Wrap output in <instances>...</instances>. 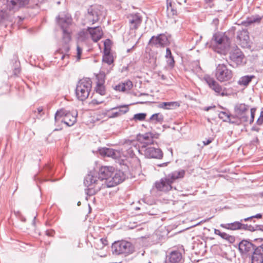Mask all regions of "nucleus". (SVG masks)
Segmentation results:
<instances>
[{
  "mask_svg": "<svg viewBox=\"0 0 263 263\" xmlns=\"http://www.w3.org/2000/svg\"><path fill=\"white\" fill-rule=\"evenodd\" d=\"M15 67H14V68L13 69V74L15 76H17L21 71V69L20 67V63H19V62H17L16 61H15Z\"/></svg>",
  "mask_w": 263,
  "mask_h": 263,
  "instance_id": "obj_45",
  "label": "nucleus"
},
{
  "mask_svg": "<svg viewBox=\"0 0 263 263\" xmlns=\"http://www.w3.org/2000/svg\"><path fill=\"white\" fill-rule=\"evenodd\" d=\"M103 61L108 65H110L114 61L112 55L109 51H107L106 49L104 51V54L103 57Z\"/></svg>",
  "mask_w": 263,
  "mask_h": 263,
  "instance_id": "obj_37",
  "label": "nucleus"
},
{
  "mask_svg": "<svg viewBox=\"0 0 263 263\" xmlns=\"http://www.w3.org/2000/svg\"><path fill=\"white\" fill-rule=\"evenodd\" d=\"M215 76L219 81L223 82L230 80L232 78L233 73L226 65L219 64L216 69Z\"/></svg>",
  "mask_w": 263,
  "mask_h": 263,
  "instance_id": "obj_10",
  "label": "nucleus"
},
{
  "mask_svg": "<svg viewBox=\"0 0 263 263\" xmlns=\"http://www.w3.org/2000/svg\"><path fill=\"white\" fill-rule=\"evenodd\" d=\"M218 116L219 118L222 119L224 121L229 120L230 118V115L225 111H221L219 114Z\"/></svg>",
  "mask_w": 263,
  "mask_h": 263,
  "instance_id": "obj_44",
  "label": "nucleus"
},
{
  "mask_svg": "<svg viewBox=\"0 0 263 263\" xmlns=\"http://www.w3.org/2000/svg\"><path fill=\"white\" fill-rule=\"evenodd\" d=\"M95 90L101 96H103L105 94V89L104 85H97L95 87Z\"/></svg>",
  "mask_w": 263,
  "mask_h": 263,
  "instance_id": "obj_39",
  "label": "nucleus"
},
{
  "mask_svg": "<svg viewBox=\"0 0 263 263\" xmlns=\"http://www.w3.org/2000/svg\"><path fill=\"white\" fill-rule=\"evenodd\" d=\"M237 39L240 41H243L247 43L249 39L248 31L247 30H242L237 32Z\"/></svg>",
  "mask_w": 263,
  "mask_h": 263,
  "instance_id": "obj_34",
  "label": "nucleus"
},
{
  "mask_svg": "<svg viewBox=\"0 0 263 263\" xmlns=\"http://www.w3.org/2000/svg\"><path fill=\"white\" fill-rule=\"evenodd\" d=\"M87 31L89 33L92 40L95 42H97L100 40L103 35L102 28L100 26L95 27H88L87 28Z\"/></svg>",
  "mask_w": 263,
  "mask_h": 263,
  "instance_id": "obj_23",
  "label": "nucleus"
},
{
  "mask_svg": "<svg viewBox=\"0 0 263 263\" xmlns=\"http://www.w3.org/2000/svg\"><path fill=\"white\" fill-rule=\"evenodd\" d=\"M146 114L145 113H139L135 114L133 119L135 120L143 121L145 120Z\"/></svg>",
  "mask_w": 263,
  "mask_h": 263,
  "instance_id": "obj_43",
  "label": "nucleus"
},
{
  "mask_svg": "<svg viewBox=\"0 0 263 263\" xmlns=\"http://www.w3.org/2000/svg\"><path fill=\"white\" fill-rule=\"evenodd\" d=\"M118 110L117 111L113 112L109 116V118H113L119 117L128 112L129 108L127 105H123L119 107H113L111 110Z\"/></svg>",
  "mask_w": 263,
  "mask_h": 263,
  "instance_id": "obj_25",
  "label": "nucleus"
},
{
  "mask_svg": "<svg viewBox=\"0 0 263 263\" xmlns=\"http://www.w3.org/2000/svg\"><path fill=\"white\" fill-rule=\"evenodd\" d=\"M252 253V263H263V245L255 248Z\"/></svg>",
  "mask_w": 263,
  "mask_h": 263,
  "instance_id": "obj_20",
  "label": "nucleus"
},
{
  "mask_svg": "<svg viewBox=\"0 0 263 263\" xmlns=\"http://www.w3.org/2000/svg\"><path fill=\"white\" fill-rule=\"evenodd\" d=\"M165 57L166 59L168 66L171 68H173L175 65V60L169 48H167L166 49V54Z\"/></svg>",
  "mask_w": 263,
  "mask_h": 263,
  "instance_id": "obj_32",
  "label": "nucleus"
},
{
  "mask_svg": "<svg viewBox=\"0 0 263 263\" xmlns=\"http://www.w3.org/2000/svg\"><path fill=\"white\" fill-rule=\"evenodd\" d=\"M254 78V76H245L241 77L238 83L240 85L247 86Z\"/></svg>",
  "mask_w": 263,
  "mask_h": 263,
  "instance_id": "obj_35",
  "label": "nucleus"
},
{
  "mask_svg": "<svg viewBox=\"0 0 263 263\" xmlns=\"http://www.w3.org/2000/svg\"><path fill=\"white\" fill-rule=\"evenodd\" d=\"M101 6H91L87 9V13L85 14V23L92 25L99 21L101 15Z\"/></svg>",
  "mask_w": 263,
  "mask_h": 263,
  "instance_id": "obj_8",
  "label": "nucleus"
},
{
  "mask_svg": "<svg viewBox=\"0 0 263 263\" xmlns=\"http://www.w3.org/2000/svg\"><path fill=\"white\" fill-rule=\"evenodd\" d=\"M262 19V17L260 16L258 14L252 15L250 17H248L245 21L243 22V24L246 26H249L253 23H260Z\"/></svg>",
  "mask_w": 263,
  "mask_h": 263,
  "instance_id": "obj_30",
  "label": "nucleus"
},
{
  "mask_svg": "<svg viewBox=\"0 0 263 263\" xmlns=\"http://www.w3.org/2000/svg\"><path fill=\"white\" fill-rule=\"evenodd\" d=\"M182 254L178 251H173L167 256L164 263H182Z\"/></svg>",
  "mask_w": 263,
  "mask_h": 263,
  "instance_id": "obj_22",
  "label": "nucleus"
},
{
  "mask_svg": "<svg viewBox=\"0 0 263 263\" xmlns=\"http://www.w3.org/2000/svg\"><path fill=\"white\" fill-rule=\"evenodd\" d=\"M212 24L215 27L216 29H217L219 24V20L217 18L213 19Z\"/></svg>",
  "mask_w": 263,
  "mask_h": 263,
  "instance_id": "obj_52",
  "label": "nucleus"
},
{
  "mask_svg": "<svg viewBox=\"0 0 263 263\" xmlns=\"http://www.w3.org/2000/svg\"><path fill=\"white\" fill-rule=\"evenodd\" d=\"M85 186L88 187V193L90 195L96 194L102 188H103L104 183L99 178L91 174H88L84 181Z\"/></svg>",
  "mask_w": 263,
  "mask_h": 263,
  "instance_id": "obj_4",
  "label": "nucleus"
},
{
  "mask_svg": "<svg viewBox=\"0 0 263 263\" xmlns=\"http://www.w3.org/2000/svg\"><path fill=\"white\" fill-rule=\"evenodd\" d=\"M128 18L130 29L132 30L137 29L142 21V17L139 13L132 14Z\"/></svg>",
  "mask_w": 263,
  "mask_h": 263,
  "instance_id": "obj_21",
  "label": "nucleus"
},
{
  "mask_svg": "<svg viewBox=\"0 0 263 263\" xmlns=\"http://www.w3.org/2000/svg\"><path fill=\"white\" fill-rule=\"evenodd\" d=\"M43 109L42 107H39L36 108L38 114L40 115V117H42V115L41 114L43 112Z\"/></svg>",
  "mask_w": 263,
  "mask_h": 263,
  "instance_id": "obj_55",
  "label": "nucleus"
},
{
  "mask_svg": "<svg viewBox=\"0 0 263 263\" xmlns=\"http://www.w3.org/2000/svg\"><path fill=\"white\" fill-rule=\"evenodd\" d=\"M77 112H70L64 109L57 110L54 115V120L57 123L63 118L62 122L68 126L73 125L77 121Z\"/></svg>",
  "mask_w": 263,
  "mask_h": 263,
  "instance_id": "obj_5",
  "label": "nucleus"
},
{
  "mask_svg": "<svg viewBox=\"0 0 263 263\" xmlns=\"http://www.w3.org/2000/svg\"><path fill=\"white\" fill-rule=\"evenodd\" d=\"M133 86V82L130 80H126L116 85L115 89L119 91L124 92L130 90Z\"/></svg>",
  "mask_w": 263,
  "mask_h": 263,
  "instance_id": "obj_26",
  "label": "nucleus"
},
{
  "mask_svg": "<svg viewBox=\"0 0 263 263\" xmlns=\"http://www.w3.org/2000/svg\"><path fill=\"white\" fill-rule=\"evenodd\" d=\"M29 2V0H7V6L10 10H18L25 7Z\"/></svg>",
  "mask_w": 263,
  "mask_h": 263,
  "instance_id": "obj_19",
  "label": "nucleus"
},
{
  "mask_svg": "<svg viewBox=\"0 0 263 263\" xmlns=\"http://www.w3.org/2000/svg\"><path fill=\"white\" fill-rule=\"evenodd\" d=\"M57 21L62 29H67L71 24L72 19L69 14H63L57 17Z\"/></svg>",
  "mask_w": 263,
  "mask_h": 263,
  "instance_id": "obj_18",
  "label": "nucleus"
},
{
  "mask_svg": "<svg viewBox=\"0 0 263 263\" xmlns=\"http://www.w3.org/2000/svg\"><path fill=\"white\" fill-rule=\"evenodd\" d=\"M92 87V82L89 78L80 80L76 87V94L77 98L80 101L85 100L89 96Z\"/></svg>",
  "mask_w": 263,
  "mask_h": 263,
  "instance_id": "obj_3",
  "label": "nucleus"
},
{
  "mask_svg": "<svg viewBox=\"0 0 263 263\" xmlns=\"http://www.w3.org/2000/svg\"><path fill=\"white\" fill-rule=\"evenodd\" d=\"M47 235H51V233H47Z\"/></svg>",
  "mask_w": 263,
  "mask_h": 263,
  "instance_id": "obj_61",
  "label": "nucleus"
},
{
  "mask_svg": "<svg viewBox=\"0 0 263 263\" xmlns=\"http://www.w3.org/2000/svg\"><path fill=\"white\" fill-rule=\"evenodd\" d=\"M262 218V215L261 214H257L256 215H253V216H251L250 217H247V218H246L243 219V220L245 221H249L251 219H252L253 218Z\"/></svg>",
  "mask_w": 263,
  "mask_h": 263,
  "instance_id": "obj_47",
  "label": "nucleus"
},
{
  "mask_svg": "<svg viewBox=\"0 0 263 263\" xmlns=\"http://www.w3.org/2000/svg\"><path fill=\"white\" fill-rule=\"evenodd\" d=\"M114 168L112 166H102L99 171V179L103 182V188L108 187V181L111 179Z\"/></svg>",
  "mask_w": 263,
  "mask_h": 263,
  "instance_id": "obj_12",
  "label": "nucleus"
},
{
  "mask_svg": "<svg viewBox=\"0 0 263 263\" xmlns=\"http://www.w3.org/2000/svg\"><path fill=\"white\" fill-rule=\"evenodd\" d=\"M168 37L164 33H160L152 36L148 45L152 47L164 48L170 45Z\"/></svg>",
  "mask_w": 263,
  "mask_h": 263,
  "instance_id": "obj_9",
  "label": "nucleus"
},
{
  "mask_svg": "<svg viewBox=\"0 0 263 263\" xmlns=\"http://www.w3.org/2000/svg\"><path fill=\"white\" fill-rule=\"evenodd\" d=\"M151 136H152V134L149 133H147L143 135H138L137 136V140L133 141L132 142L133 145L136 147L138 142L143 145L144 143L145 140H147Z\"/></svg>",
  "mask_w": 263,
  "mask_h": 263,
  "instance_id": "obj_28",
  "label": "nucleus"
},
{
  "mask_svg": "<svg viewBox=\"0 0 263 263\" xmlns=\"http://www.w3.org/2000/svg\"><path fill=\"white\" fill-rule=\"evenodd\" d=\"M139 153L143 154L149 158L160 159L162 157L161 149H137Z\"/></svg>",
  "mask_w": 263,
  "mask_h": 263,
  "instance_id": "obj_15",
  "label": "nucleus"
},
{
  "mask_svg": "<svg viewBox=\"0 0 263 263\" xmlns=\"http://www.w3.org/2000/svg\"><path fill=\"white\" fill-rule=\"evenodd\" d=\"M77 59L78 60L80 59L81 55L82 52V49L78 45L77 47Z\"/></svg>",
  "mask_w": 263,
  "mask_h": 263,
  "instance_id": "obj_48",
  "label": "nucleus"
},
{
  "mask_svg": "<svg viewBox=\"0 0 263 263\" xmlns=\"http://www.w3.org/2000/svg\"><path fill=\"white\" fill-rule=\"evenodd\" d=\"M185 174V171L181 170L174 171L165 177L155 182V187L158 191L167 192L172 188V183L176 179L182 178Z\"/></svg>",
  "mask_w": 263,
  "mask_h": 263,
  "instance_id": "obj_1",
  "label": "nucleus"
},
{
  "mask_svg": "<svg viewBox=\"0 0 263 263\" xmlns=\"http://www.w3.org/2000/svg\"><path fill=\"white\" fill-rule=\"evenodd\" d=\"M97 85H104L105 82V75L99 74L96 76Z\"/></svg>",
  "mask_w": 263,
  "mask_h": 263,
  "instance_id": "obj_41",
  "label": "nucleus"
},
{
  "mask_svg": "<svg viewBox=\"0 0 263 263\" xmlns=\"http://www.w3.org/2000/svg\"><path fill=\"white\" fill-rule=\"evenodd\" d=\"M151 144H154V140L152 135L147 140H145L143 145L141 146H138V147L140 148V147H141V148H146L147 146Z\"/></svg>",
  "mask_w": 263,
  "mask_h": 263,
  "instance_id": "obj_42",
  "label": "nucleus"
},
{
  "mask_svg": "<svg viewBox=\"0 0 263 263\" xmlns=\"http://www.w3.org/2000/svg\"><path fill=\"white\" fill-rule=\"evenodd\" d=\"M125 178L124 173L121 171H112L111 179L108 181V187H111L122 182Z\"/></svg>",
  "mask_w": 263,
  "mask_h": 263,
  "instance_id": "obj_14",
  "label": "nucleus"
},
{
  "mask_svg": "<svg viewBox=\"0 0 263 263\" xmlns=\"http://www.w3.org/2000/svg\"><path fill=\"white\" fill-rule=\"evenodd\" d=\"M166 12L167 16L170 17H172L174 15H176L177 14V10L171 2L167 3Z\"/></svg>",
  "mask_w": 263,
  "mask_h": 263,
  "instance_id": "obj_33",
  "label": "nucleus"
},
{
  "mask_svg": "<svg viewBox=\"0 0 263 263\" xmlns=\"http://www.w3.org/2000/svg\"><path fill=\"white\" fill-rule=\"evenodd\" d=\"M254 249V245L247 240H242L239 243L238 249L241 254H250Z\"/></svg>",
  "mask_w": 263,
  "mask_h": 263,
  "instance_id": "obj_17",
  "label": "nucleus"
},
{
  "mask_svg": "<svg viewBox=\"0 0 263 263\" xmlns=\"http://www.w3.org/2000/svg\"><path fill=\"white\" fill-rule=\"evenodd\" d=\"M204 80L209 85V87L214 90L216 93L221 94L224 96V93L222 92V87L219 83L216 82L213 78L209 76L206 75L204 77Z\"/></svg>",
  "mask_w": 263,
  "mask_h": 263,
  "instance_id": "obj_16",
  "label": "nucleus"
},
{
  "mask_svg": "<svg viewBox=\"0 0 263 263\" xmlns=\"http://www.w3.org/2000/svg\"><path fill=\"white\" fill-rule=\"evenodd\" d=\"M263 123V111L261 112L260 117L257 121V124L258 125H261Z\"/></svg>",
  "mask_w": 263,
  "mask_h": 263,
  "instance_id": "obj_51",
  "label": "nucleus"
},
{
  "mask_svg": "<svg viewBox=\"0 0 263 263\" xmlns=\"http://www.w3.org/2000/svg\"><path fill=\"white\" fill-rule=\"evenodd\" d=\"M33 111L34 112V113H35V112H36V110H34Z\"/></svg>",
  "mask_w": 263,
  "mask_h": 263,
  "instance_id": "obj_63",
  "label": "nucleus"
},
{
  "mask_svg": "<svg viewBox=\"0 0 263 263\" xmlns=\"http://www.w3.org/2000/svg\"><path fill=\"white\" fill-rule=\"evenodd\" d=\"M47 167L48 168H50V166H47Z\"/></svg>",
  "mask_w": 263,
  "mask_h": 263,
  "instance_id": "obj_64",
  "label": "nucleus"
},
{
  "mask_svg": "<svg viewBox=\"0 0 263 263\" xmlns=\"http://www.w3.org/2000/svg\"><path fill=\"white\" fill-rule=\"evenodd\" d=\"M255 111H256V109H255V108H253L251 109V110H250V113H251L250 123L253 122L254 121V118Z\"/></svg>",
  "mask_w": 263,
  "mask_h": 263,
  "instance_id": "obj_49",
  "label": "nucleus"
},
{
  "mask_svg": "<svg viewBox=\"0 0 263 263\" xmlns=\"http://www.w3.org/2000/svg\"><path fill=\"white\" fill-rule=\"evenodd\" d=\"M87 35V31H86L84 30H82L78 33V38L79 40L84 41L86 39Z\"/></svg>",
  "mask_w": 263,
  "mask_h": 263,
  "instance_id": "obj_40",
  "label": "nucleus"
},
{
  "mask_svg": "<svg viewBox=\"0 0 263 263\" xmlns=\"http://www.w3.org/2000/svg\"><path fill=\"white\" fill-rule=\"evenodd\" d=\"M221 237L231 243H234L235 240V238L234 236L230 235L224 232H223Z\"/></svg>",
  "mask_w": 263,
  "mask_h": 263,
  "instance_id": "obj_38",
  "label": "nucleus"
},
{
  "mask_svg": "<svg viewBox=\"0 0 263 263\" xmlns=\"http://www.w3.org/2000/svg\"><path fill=\"white\" fill-rule=\"evenodd\" d=\"M80 203H80V202H79L78 203V205H79V204H80Z\"/></svg>",
  "mask_w": 263,
  "mask_h": 263,
  "instance_id": "obj_62",
  "label": "nucleus"
},
{
  "mask_svg": "<svg viewBox=\"0 0 263 263\" xmlns=\"http://www.w3.org/2000/svg\"><path fill=\"white\" fill-rule=\"evenodd\" d=\"M215 108V106H208V107H205L203 109L205 111H209L210 110V109H212V108Z\"/></svg>",
  "mask_w": 263,
  "mask_h": 263,
  "instance_id": "obj_56",
  "label": "nucleus"
},
{
  "mask_svg": "<svg viewBox=\"0 0 263 263\" xmlns=\"http://www.w3.org/2000/svg\"><path fill=\"white\" fill-rule=\"evenodd\" d=\"M142 95H146V94H145V93H141L140 96H142Z\"/></svg>",
  "mask_w": 263,
  "mask_h": 263,
  "instance_id": "obj_60",
  "label": "nucleus"
},
{
  "mask_svg": "<svg viewBox=\"0 0 263 263\" xmlns=\"http://www.w3.org/2000/svg\"><path fill=\"white\" fill-rule=\"evenodd\" d=\"M134 47H135V46H133V47H132V48L127 49V52H129L131 51V50H132L133 48H134Z\"/></svg>",
  "mask_w": 263,
  "mask_h": 263,
  "instance_id": "obj_58",
  "label": "nucleus"
},
{
  "mask_svg": "<svg viewBox=\"0 0 263 263\" xmlns=\"http://www.w3.org/2000/svg\"><path fill=\"white\" fill-rule=\"evenodd\" d=\"M206 3H210L212 2L213 0H204Z\"/></svg>",
  "mask_w": 263,
  "mask_h": 263,
  "instance_id": "obj_57",
  "label": "nucleus"
},
{
  "mask_svg": "<svg viewBox=\"0 0 263 263\" xmlns=\"http://www.w3.org/2000/svg\"><path fill=\"white\" fill-rule=\"evenodd\" d=\"M179 103L177 102H162L158 105V107L164 109H173L179 106Z\"/></svg>",
  "mask_w": 263,
  "mask_h": 263,
  "instance_id": "obj_29",
  "label": "nucleus"
},
{
  "mask_svg": "<svg viewBox=\"0 0 263 263\" xmlns=\"http://www.w3.org/2000/svg\"><path fill=\"white\" fill-rule=\"evenodd\" d=\"M63 35H62V41L65 44V45L63 47V50H64L65 53H67L69 50V47L67 45L69 42L71 41V37L70 32H69L67 29H63ZM66 57H68V54L65 53V54L62 56V59H63Z\"/></svg>",
  "mask_w": 263,
  "mask_h": 263,
  "instance_id": "obj_24",
  "label": "nucleus"
},
{
  "mask_svg": "<svg viewBox=\"0 0 263 263\" xmlns=\"http://www.w3.org/2000/svg\"><path fill=\"white\" fill-rule=\"evenodd\" d=\"M241 226H240V230L243 229V230H249V231H254L257 229H254V227L251 225L249 226L248 224H242L241 222Z\"/></svg>",
  "mask_w": 263,
  "mask_h": 263,
  "instance_id": "obj_46",
  "label": "nucleus"
},
{
  "mask_svg": "<svg viewBox=\"0 0 263 263\" xmlns=\"http://www.w3.org/2000/svg\"><path fill=\"white\" fill-rule=\"evenodd\" d=\"M214 233L216 235H218L220 236V237H221L222 234H223V232H220V230H217V229H215Z\"/></svg>",
  "mask_w": 263,
  "mask_h": 263,
  "instance_id": "obj_54",
  "label": "nucleus"
},
{
  "mask_svg": "<svg viewBox=\"0 0 263 263\" xmlns=\"http://www.w3.org/2000/svg\"><path fill=\"white\" fill-rule=\"evenodd\" d=\"M103 102V100H98L97 99H93L91 102L90 104H92L93 105H98Z\"/></svg>",
  "mask_w": 263,
  "mask_h": 263,
  "instance_id": "obj_50",
  "label": "nucleus"
},
{
  "mask_svg": "<svg viewBox=\"0 0 263 263\" xmlns=\"http://www.w3.org/2000/svg\"><path fill=\"white\" fill-rule=\"evenodd\" d=\"M168 151L171 153L172 154V149H168Z\"/></svg>",
  "mask_w": 263,
  "mask_h": 263,
  "instance_id": "obj_59",
  "label": "nucleus"
},
{
  "mask_svg": "<svg viewBox=\"0 0 263 263\" xmlns=\"http://www.w3.org/2000/svg\"><path fill=\"white\" fill-rule=\"evenodd\" d=\"M12 16L8 12L4 11H0V25L5 24L7 22H12Z\"/></svg>",
  "mask_w": 263,
  "mask_h": 263,
  "instance_id": "obj_31",
  "label": "nucleus"
},
{
  "mask_svg": "<svg viewBox=\"0 0 263 263\" xmlns=\"http://www.w3.org/2000/svg\"><path fill=\"white\" fill-rule=\"evenodd\" d=\"M99 153L103 157H111L117 160L120 165H125L126 156L118 149H98Z\"/></svg>",
  "mask_w": 263,
  "mask_h": 263,
  "instance_id": "obj_7",
  "label": "nucleus"
},
{
  "mask_svg": "<svg viewBox=\"0 0 263 263\" xmlns=\"http://www.w3.org/2000/svg\"><path fill=\"white\" fill-rule=\"evenodd\" d=\"M230 65L233 67L243 65L245 63V55L240 49L236 48L230 52Z\"/></svg>",
  "mask_w": 263,
  "mask_h": 263,
  "instance_id": "obj_11",
  "label": "nucleus"
},
{
  "mask_svg": "<svg viewBox=\"0 0 263 263\" xmlns=\"http://www.w3.org/2000/svg\"><path fill=\"white\" fill-rule=\"evenodd\" d=\"M212 40L216 44L215 51L221 54H226L230 49L231 40L225 33L217 32L214 34Z\"/></svg>",
  "mask_w": 263,
  "mask_h": 263,
  "instance_id": "obj_2",
  "label": "nucleus"
},
{
  "mask_svg": "<svg viewBox=\"0 0 263 263\" xmlns=\"http://www.w3.org/2000/svg\"><path fill=\"white\" fill-rule=\"evenodd\" d=\"M249 106L245 104H237L235 107V116L241 122L248 121Z\"/></svg>",
  "mask_w": 263,
  "mask_h": 263,
  "instance_id": "obj_13",
  "label": "nucleus"
},
{
  "mask_svg": "<svg viewBox=\"0 0 263 263\" xmlns=\"http://www.w3.org/2000/svg\"><path fill=\"white\" fill-rule=\"evenodd\" d=\"M243 219H241L240 221H235L232 223L221 224L220 227L228 230H240L241 222H242Z\"/></svg>",
  "mask_w": 263,
  "mask_h": 263,
  "instance_id": "obj_27",
  "label": "nucleus"
},
{
  "mask_svg": "<svg viewBox=\"0 0 263 263\" xmlns=\"http://www.w3.org/2000/svg\"><path fill=\"white\" fill-rule=\"evenodd\" d=\"M112 252L114 254H129L134 251L133 245L126 241H119L115 242L111 246Z\"/></svg>",
  "mask_w": 263,
  "mask_h": 263,
  "instance_id": "obj_6",
  "label": "nucleus"
},
{
  "mask_svg": "<svg viewBox=\"0 0 263 263\" xmlns=\"http://www.w3.org/2000/svg\"><path fill=\"white\" fill-rule=\"evenodd\" d=\"M212 139H209L207 140L206 141H202L203 145L202 146H205V145L210 144V143L212 142Z\"/></svg>",
  "mask_w": 263,
  "mask_h": 263,
  "instance_id": "obj_53",
  "label": "nucleus"
},
{
  "mask_svg": "<svg viewBox=\"0 0 263 263\" xmlns=\"http://www.w3.org/2000/svg\"><path fill=\"white\" fill-rule=\"evenodd\" d=\"M163 116L160 113L153 114L149 118L150 121H153L154 123H162L163 122Z\"/></svg>",
  "mask_w": 263,
  "mask_h": 263,
  "instance_id": "obj_36",
  "label": "nucleus"
}]
</instances>
